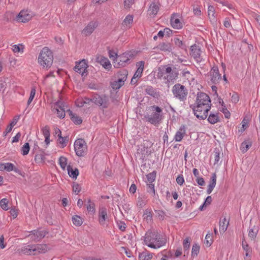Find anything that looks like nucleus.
I'll return each instance as SVG.
<instances>
[{"mask_svg":"<svg viewBox=\"0 0 260 260\" xmlns=\"http://www.w3.org/2000/svg\"><path fill=\"white\" fill-rule=\"evenodd\" d=\"M53 60L52 52L48 47H44L40 53L38 62L46 68L50 67Z\"/></svg>","mask_w":260,"mask_h":260,"instance_id":"4","label":"nucleus"},{"mask_svg":"<svg viewBox=\"0 0 260 260\" xmlns=\"http://www.w3.org/2000/svg\"><path fill=\"white\" fill-rule=\"evenodd\" d=\"M144 219L147 223H151L152 221V211L150 209H147L145 210L143 214Z\"/></svg>","mask_w":260,"mask_h":260,"instance_id":"29","label":"nucleus"},{"mask_svg":"<svg viewBox=\"0 0 260 260\" xmlns=\"http://www.w3.org/2000/svg\"><path fill=\"white\" fill-rule=\"evenodd\" d=\"M229 225V221L226 222V219L225 218H224L222 220H220L219 222V231L221 233H223L227 230L228 226Z\"/></svg>","mask_w":260,"mask_h":260,"instance_id":"31","label":"nucleus"},{"mask_svg":"<svg viewBox=\"0 0 260 260\" xmlns=\"http://www.w3.org/2000/svg\"><path fill=\"white\" fill-rule=\"evenodd\" d=\"M59 163L61 168L64 169L67 164V159L63 156H61L59 159Z\"/></svg>","mask_w":260,"mask_h":260,"instance_id":"44","label":"nucleus"},{"mask_svg":"<svg viewBox=\"0 0 260 260\" xmlns=\"http://www.w3.org/2000/svg\"><path fill=\"white\" fill-rule=\"evenodd\" d=\"M155 177H156V173H155V172H153L152 173H149L147 175V179L148 180V181L150 183H151L155 180Z\"/></svg>","mask_w":260,"mask_h":260,"instance_id":"46","label":"nucleus"},{"mask_svg":"<svg viewBox=\"0 0 260 260\" xmlns=\"http://www.w3.org/2000/svg\"><path fill=\"white\" fill-rule=\"evenodd\" d=\"M190 55L196 60L197 63H199L201 66L204 65L205 60L201 57V49L199 46L196 44L192 45L190 47Z\"/></svg>","mask_w":260,"mask_h":260,"instance_id":"9","label":"nucleus"},{"mask_svg":"<svg viewBox=\"0 0 260 260\" xmlns=\"http://www.w3.org/2000/svg\"><path fill=\"white\" fill-rule=\"evenodd\" d=\"M34 245H27L22 247L19 249V252L27 255H35L34 250Z\"/></svg>","mask_w":260,"mask_h":260,"instance_id":"24","label":"nucleus"},{"mask_svg":"<svg viewBox=\"0 0 260 260\" xmlns=\"http://www.w3.org/2000/svg\"><path fill=\"white\" fill-rule=\"evenodd\" d=\"M172 92L174 97L180 101L186 100L188 90L185 86L179 83L175 84L172 87Z\"/></svg>","mask_w":260,"mask_h":260,"instance_id":"5","label":"nucleus"},{"mask_svg":"<svg viewBox=\"0 0 260 260\" xmlns=\"http://www.w3.org/2000/svg\"><path fill=\"white\" fill-rule=\"evenodd\" d=\"M200 251V246L197 244H194L191 250V255L194 257L198 255Z\"/></svg>","mask_w":260,"mask_h":260,"instance_id":"42","label":"nucleus"},{"mask_svg":"<svg viewBox=\"0 0 260 260\" xmlns=\"http://www.w3.org/2000/svg\"><path fill=\"white\" fill-rule=\"evenodd\" d=\"M258 232V229L255 227V226H253V228L250 229L248 233V236L251 239H254V238L256 237Z\"/></svg>","mask_w":260,"mask_h":260,"instance_id":"38","label":"nucleus"},{"mask_svg":"<svg viewBox=\"0 0 260 260\" xmlns=\"http://www.w3.org/2000/svg\"><path fill=\"white\" fill-rule=\"evenodd\" d=\"M176 182L179 185H182L184 182L183 175H179L176 178Z\"/></svg>","mask_w":260,"mask_h":260,"instance_id":"62","label":"nucleus"},{"mask_svg":"<svg viewBox=\"0 0 260 260\" xmlns=\"http://www.w3.org/2000/svg\"><path fill=\"white\" fill-rule=\"evenodd\" d=\"M159 48L162 51H171L172 46L169 43H162L159 45Z\"/></svg>","mask_w":260,"mask_h":260,"instance_id":"35","label":"nucleus"},{"mask_svg":"<svg viewBox=\"0 0 260 260\" xmlns=\"http://www.w3.org/2000/svg\"><path fill=\"white\" fill-rule=\"evenodd\" d=\"M52 110L56 112L57 116L60 118H63L65 116V110L64 109V104L63 103L58 101L55 103L54 107Z\"/></svg>","mask_w":260,"mask_h":260,"instance_id":"12","label":"nucleus"},{"mask_svg":"<svg viewBox=\"0 0 260 260\" xmlns=\"http://www.w3.org/2000/svg\"><path fill=\"white\" fill-rule=\"evenodd\" d=\"M67 170L68 171V174L71 177L75 179L77 178V177L79 175V171L78 169L75 168V169H73L71 166H68L67 167Z\"/></svg>","mask_w":260,"mask_h":260,"instance_id":"30","label":"nucleus"},{"mask_svg":"<svg viewBox=\"0 0 260 260\" xmlns=\"http://www.w3.org/2000/svg\"><path fill=\"white\" fill-rule=\"evenodd\" d=\"M73 191L77 194L80 192V191H81V187L78 183L76 182H73Z\"/></svg>","mask_w":260,"mask_h":260,"instance_id":"52","label":"nucleus"},{"mask_svg":"<svg viewBox=\"0 0 260 260\" xmlns=\"http://www.w3.org/2000/svg\"><path fill=\"white\" fill-rule=\"evenodd\" d=\"M92 102L98 106H101L103 109L107 108L110 104L109 98L106 95H94L92 97Z\"/></svg>","mask_w":260,"mask_h":260,"instance_id":"7","label":"nucleus"},{"mask_svg":"<svg viewBox=\"0 0 260 260\" xmlns=\"http://www.w3.org/2000/svg\"><path fill=\"white\" fill-rule=\"evenodd\" d=\"M31 18V15L27 11L22 10L16 17V20L18 22H26Z\"/></svg>","mask_w":260,"mask_h":260,"instance_id":"13","label":"nucleus"},{"mask_svg":"<svg viewBox=\"0 0 260 260\" xmlns=\"http://www.w3.org/2000/svg\"><path fill=\"white\" fill-rule=\"evenodd\" d=\"M111 87L114 89H118L121 86L120 84L117 82V81H114L112 83H111Z\"/></svg>","mask_w":260,"mask_h":260,"instance_id":"63","label":"nucleus"},{"mask_svg":"<svg viewBox=\"0 0 260 260\" xmlns=\"http://www.w3.org/2000/svg\"><path fill=\"white\" fill-rule=\"evenodd\" d=\"M72 221L76 226H80L83 223L82 218L78 215H74L72 217Z\"/></svg>","mask_w":260,"mask_h":260,"instance_id":"36","label":"nucleus"},{"mask_svg":"<svg viewBox=\"0 0 260 260\" xmlns=\"http://www.w3.org/2000/svg\"><path fill=\"white\" fill-rule=\"evenodd\" d=\"M133 21V15H128L126 16L124 20L123 21L122 24L123 25L127 26L130 24L132 23Z\"/></svg>","mask_w":260,"mask_h":260,"instance_id":"41","label":"nucleus"},{"mask_svg":"<svg viewBox=\"0 0 260 260\" xmlns=\"http://www.w3.org/2000/svg\"><path fill=\"white\" fill-rule=\"evenodd\" d=\"M74 148L76 154L79 156H82L85 153L86 145L85 141L82 139H79L74 143Z\"/></svg>","mask_w":260,"mask_h":260,"instance_id":"8","label":"nucleus"},{"mask_svg":"<svg viewBox=\"0 0 260 260\" xmlns=\"http://www.w3.org/2000/svg\"><path fill=\"white\" fill-rule=\"evenodd\" d=\"M174 43L176 46H178L183 49H186V45L183 43L182 41L178 38H174Z\"/></svg>","mask_w":260,"mask_h":260,"instance_id":"39","label":"nucleus"},{"mask_svg":"<svg viewBox=\"0 0 260 260\" xmlns=\"http://www.w3.org/2000/svg\"><path fill=\"white\" fill-rule=\"evenodd\" d=\"M208 122L212 124H214L219 121V117L218 113H212L211 112L208 118Z\"/></svg>","mask_w":260,"mask_h":260,"instance_id":"27","label":"nucleus"},{"mask_svg":"<svg viewBox=\"0 0 260 260\" xmlns=\"http://www.w3.org/2000/svg\"><path fill=\"white\" fill-rule=\"evenodd\" d=\"M148 192H152L153 193V196L155 195V189H154V185L153 184H148Z\"/></svg>","mask_w":260,"mask_h":260,"instance_id":"60","label":"nucleus"},{"mask_svg":"<svg viewBox=\"0 0 260 260\" xmlns=\"http://www.w3.org/2000/svg\"><path fill=\"white\" fill-rule=\"evenodd\" d=\"M57 131L58 132L59 134L58 135V141L59 143L61 145V148H64L67 146V143L69 141L68 137H62L61 136V132L59 129H57Z\"/></svg>","mask_w":260,"mask_h":260,"instance_id":"25","label":"nucleus"},{"mask_svg":"<svg viewBox=\"0 0 260 260\" xmlns=\"http://www.w3.org/2000/svg\"><path fill=\"white\" fill-rule=\"evenodd\" d=\"M109 57L112 59L114 62L115 61H117V59L118 58V56L117 55V54L115 53L113 50H109Z\"/></svg>","mask_w":260,"mask_h":260,"instance_id":"54","label":"nucleus"},{"mask_svg":"<svg viewBox=\"0 0 260 260\" xmlns=\"http://www.w3.org/2000/svg\"><path fill=\"white\" fill-rule=\"evenodd\" d=\"M182 77L186 78L187 79H189L190 78L191 74L190 72L186 69H184L182 71Z\"/></svg>","mask_w":260,"mask_h":260,"instance_id":"59","label":"nucleus"},{"mask_svg":"<svg viewBox=\"0 0 260 260\" xmlns=\"http://www.w3.org/2000/svg\"><path fill=\"white\" fill-rule=\"evenodd\" d=\"M134 57V54L132 52H125L119 55L117 61L118 62L117 68L125 67L129 64L131 59Z\"/></svg>","mask_w":260,"mask_h":260,"instance_id":"6","label":"nucleus"},{"mask_svg":"<svg viewBox=\"0 0 260 260\" xmlns=\"http://www.w3.org/2000/svg\"><path fill=\"white\" fill-rule=\"evenodd\" d=\"M159 10V6L155 2H152L148 9V12L150 16H155Z\"/></svg>","mask_w":260,"mask_h":260,"instance_id":"23","label":"nucleus"},{"mask_svg":"<svg viewBox=\"0 0 260 260\" xmlns=\"http://www.w3.org/2000/svg\"><path fill=\"white\" fill-rule=\"evenodd\" d=\"M42 132L44 137L50 136V129L48 125H46L42 128Z\"/></svg>","mask_w":260,"mask_h":260,"instance_id":"55","label":"nucleus"},{"mask_svg":"<svg viewBox=\"0 0 260 260\" xmlns=\"http://www.w3.org/2000/svg\"><path fill=\"white\" fill-rule=\"evenodd\" d=\"M87 68L88 65L85 59H83L76 63V66L74 67V70L76 72L81 74L82 76H84L85 74H86L85 75H87Z\"/></svg>","mask_w":260,"mask_h":260,"instance_id":"11","label":"nucleus"},{"mask_svg":"<svg viewBox=\"0 0 260 260\" xmlns=\"http://www.w3.org/2000/svg\"><path fill=\"white\" fill-rule=\"evenodd\" d=\"M148 110L150 113H147L144 116L147 121L154 125H158L163 118L162 109L157 106L153 105L149 107Z\"/></svg>","mask_w":260,"mask_h":260,"instance_id":"3","label":"nucleus"},{"mask_svg":"<svg viewBox=\"0 0 260 260\" xmlns=\"http://www.w3.org/2000/svg\"><path fill=\"white\" fill-rule=\"evenodd\" d=\"M4 170H6L8 172L14 171L15 172L18 173L20 175H22V172L16 168L12 163L11 162H6L4 163Z\"/></svg>","mask_w":260,"mask_h":260,"instance_id":"19","label":"nucleus"},{"mask_svg":"<svg viewBox=\"0 0 260 260\" xmlns=\"http://www.w3.org/2000/svg\"><path fill=\"white\" fill-rule=\"evenodd\" d=\"M215 9L212 6H209L208 8V13L209 19L213 23L216 22V19L215 16Z\"/></svg>","mask_w":260,"mask_h":260,"instance_id":"28","label":"nucleus"},{"mask_svg":"<svg viewBox=\"0 0 260 260\" xmlns=\"http://www.w3.org/2000/svg\"><path fill=\"white\" fill-rule=\"evenodd\" d=\"M185 134V127L184 125H182L179 128V129L176 132L174 139L176 142H180L183 139L184 135Z\"/></svg>","mask_w":260,"mask_h":260,"instance_id":"21","label":"nucleus"},{"mask_svg":"<svg viewBox=\"0 0 260 260\" xmlns=\"http://www.w3.org/2000/svg\"><path fill=\"white\" fill-rule=\"evenodd\" d=\"M183 248L184 250V252H186V253L188 254L189 248L190 247V240L188 237L185 239L183 241Z\"/></svg>","mask_w":260,"mask_h":260,"instance_id":"40","label":"nucleus"},{"mask_svg":"<svg viewBox=\"0 0 260 260\" xmlns=\"http://www.w3.org/2000/svg\"><path fill=\"white\" fill-rule=\"evenodd\" d=\"M44 158V155L43 154H38L35 156V160L37 162H42Z\"/></svg>","mask_w":260,"mask_h":260,"instance_id":"57","label":"nucleus"},{"mask_svg":"<svg viewBox=\"0 0 260 260\" xmlns=\"http://www.w3.org/2000/svg\"><path fill=\"white\" fill-rule=\"evenodd\" d=\"M117 225L119 229L121 231H124L125 230L126 226L125 224L122 221H119L117 222Z\"/></svg>","mask_w":260,"mask_h":260,"instance_id":"64","label":"nucleus"},{"mask_svg":"<svg viewBox=\"0 0 260 260\" xmlns=\"http://www.w3.org/2000/svg\"><path fill=\"white\" fill-rule=\"evenodd\" d=\"M23 46L21 44L19 45H14L13 46L12 50L15 53L22 52L23 50Z\"/></svg>","mask_w":260,"mask_h":260,"instance_id":"49","label":"nucleus"},{"mask_svg":"<svg viewBox=\"0 0 260 260\" xmlns=\"http://www.w3.org/2000/svg\"><path fill=\"white\" fill-rule=\"evenodd\" d=\"M152 257V255L151 254H149L146 255L145 253H142L139 255L140 260H150Z\"/></svg>","mask_w":260,"mask_h":260,"instance_id":"51","label":"nucleus"},{"mask_svg":"<svg viewBox=\"0 0 260 260\" xmlns=\"http://www.w3.org/2000/svg\"><path fill=\"white\" fill-rule=\"evenodd\" d=\"M155 213L157 214V218L161 220L165 219L166 214L164 211L160 210H155Z\"/></svg>","mask_w":260,"mask_h":260,"instance_id":"47","label":"nucleus"},{"mask_svg":"<svg viewBox=\"0 0 260 260\" xmlns=\"http://www.w3.org/2000/svg\"><path fill=\"white\" fill-rule=\"evenodd\" d=\"M171 24L172 26L175 29H179L183 26L182 23L178 18L175 17V14L171 18Z\"/></svg>","mask_w":260,"mask_h":260,"instance_id":"22","label":"nucleus"},{"mask_svg":"<svg viewBox=\"0 0 260 260\" xmlns=\"http://www.w3.org/2000/svg\"><path fill=\"white\" fill-rule=\"evenodd\" d=\"M211 105L209 95L204 92H201L197 94L195 103L191 105L190 107L192 109L194 115L198 118L204 120L207 117Z\"/></svg>","mask_w":260,"mask_h":260,"instance_id":"1","label":"nucleus"},{"mask_svg":"<svg viewBox=\"0 0 260 260\" xmlns=\"http://www.w3.org/2000/svg\"><path fill=\"white\" fill-rule=\"evenodd\" d=\"M127 75V71L126 70H123L118 72L117 77L118 78H120L122 80H123L125 82L126 80Z\"/></svg>","mask_w":260,"mask_h":260,"instance_id":"37","label":"nucleus"},{"mask_svg":"<svg viewBox=\"0 0 260 260\" xmlns=\"http://www.w3.org/2000/svg\"><path fill=\"white\" fill-rule=\"evenodd\" d=\"M242 247L243 250L245 251V256L246 257H250V253H251V249L249 246L248 244L246 242H242Z\"/></svg>","mask_w":260,"mask_h":260,"instance_id":"34","label":"nucleus"},{"mask_svg":"<svg viewBox=\"0 0 260 260\" xmlns=\"http://www.w3.org/2000/svg\"><path fill=\"white\" fill-rule=\"evenodd\" d=\"M145 244L148 247L157 249L166 243V240L155 231H148L144 237Z\"/></svg>","mask_w":260,"mask_h":260,"instance_id":"2","label":"nucleus"},{"mask_svg":"<svg viewBox=\"0 0 260 260\" xmlns=\"http://www.w3.org/2000/svg\"><path fill=\"white\" fill-rule=\"evenodd\" d=\"M146 203V201L145 199H143L141 197H139L138 198V201L137 203V205L140 208H143Z\"/></svg>","mask_w":260,"mask_h":260,"instance_id":"43","label":"nucleus"},{"mask_svg":"<svg viewBox=\"0 0 260 260\" xmlns=\"http://www.w3.org/2000/svg\"><path fill=\"white\" fill-rule=\"evenodd\" d=\"M210 81L213 84H216L221 79V74H219L217 67H214L210 72Z\"/></svg>","mask_w":260,"mask_h":260,"instance_id":"10","label":"nucleus"},{"mask_svg":"<svg viewBox=\"0 0 260 260\" xmlns=\"http://www.w3.org/2000/svg\"><path fill=\"white\" fill-rule=\"evenodd\" d=\"M47 232L45 231H36L34 230L31 232V234L29 235L30 239L35 241H39L43 238L46 235Z\"/></svg>","mask_w":260,"mask_h":260,"instance_id":"14","label":"nucleus"},{"mask_svg":"<svg viewBox=\"0 0 260 260\" xmlns=\"http://www.w3.org/2000/svg\"><path fill=\"white\" fill-rule=\"evenodd\" d=\"M94 204L91 202L90 199L88 200V205L87 207V210L88 212H94L95 211Z\"/></svg>","mask_w":260,"mask_h":260,"instance_id":"53","label":"nucleus"},{"mask_svg":"<svg viewBox=\"0 0 260 260\" xmlns=\"http://www.w3.org/2000/svg\"><path fill=\"white\" fill-rule=\"evenodd\" d=\"M145 92L147 94L152 96L154 98L158 99L160 96V92L152 86L147 85L145 88Z\"/></svg>","mask_w":260,"mask_h":260,"instance_id":"16","label":"nucleus"},{"mask_svg":"<svg viewBox=\"0 0 260 260\" xmlns=\"http://www.w3.org/2000/svg\"><path fill=\"white\" fill-rule=\"evenodd\" d=\"M252 142L250 141H245L241 144L240 149L243 152H246L250 147L251 146Z\"/></svg>","mask_w":260,"mask_h":260,"instance_id":"32","label":"nucleus"},{"mask_svg":"<svg viewBox=\"0 0 260 260\" xmlns=\"http://www.w3.org/2000/svg\"><path fill=\"white\" fill-rule=\"evenodd\" d=\"M99 222L101 224H104L106 220L108 218L107 210L105 207L100 208L99 210Z\"/></svg>","mask_w":260,"mask_h":260,"instance_id":"17","label":"nucleus"},{"mask_svg":"<svg viewBox=\"0 0 260 260\" xmlns=\"http://www.w3.org/2000/svg\"><path fill=\"white\" fill-rule=\"evenodd\" d=\"M239 101V98L237 93H234L231 97V101L234 103H237Z\"/></svg>","mask_w":260,"mask_h":260,"instance_id":"61","label":"nucleus"},{"mask_svg":"<svg viewBox=\"0 0 260 260\" xmlns=\"http://www.w3.org/2000/svg\"><path fill=\"white\" fill-rule=\"evenodd\" d=\"M98 23L96 22H90L83 29L82 33L87 36L92 33L94 30L97 27Z\"/></svg>","mask_w":260,"mask_h":260,"instance_id":"15","label":"nucleus"},{"mask_svg":"<svg viewBox=\"0 0 260 260\" xmlns=\"http://www.w3.org/2000/svg\"><path fill=\"white\" fill-rule=\"evenodd\" d=\"M34 254L44 253L47 251V246L45 244L34 245Z\"/></svg>","mask_w":260,"mask_h":260,"instance_id":"20","label":"nucleus"},{"mask_svg":"<svg viewBox=\"0 0 260 260\" xmlns=\"http://www.w3.org/2000/svg\"><path fill=\"white\" fill-rule=\"evenodd\" d=\"M67 112L69 113V115L70 116L71 119L76 124H80L82 123V120L81 118L74 114L71 110H67Z\"/></svg>","mask_w":260,"mask_h":260,"instance_id":"26","label":"nucleus"},{"mask_svg":"<svg viewBox=\"0 0 260 260\" xmlns=\"http://www.w3.org/2000/svg\"><path fill=\"white\" fill-rule=\"evenodd\" d=\"M8 201L6 199H3L0 201V205L2 208L5 210H8Z\"/></svg>","mask_w":260,"mask_h":260,"instance_id":"50","label":"nucleus"},{"mask_svg":"<svg viewBox=\"0 0 260 260\" xmlns=\"http://www.w3.org/2000/svg\"><path fill=\"white\" fill-rule=\"evenodd\" d=\"M96 61L99 62L105 69H110L111 64L108 59L104 56H99L96 58Z\"/></svg>","mask_w":260,"mask_h":260,"instance_id":"18","label":"nucleus"},{"mask_svg":"<svg viewBox=\"0 0 260 260\" xmlns=\"http://www.w3.org/2000/svg\"><path fill=\"white\" fill-rule=\"evenodd\" d=\"M210 179L211 180L209 185L215 187L216 183V175L215 173L212 174Z\"/></svg>","mask_w":260,"mask_h":260,"instance_id":"56","label":"nucleus"},{"mask_svg":"<svg viewBox=\"0 0 260 260\" xmlns=\"http://www.w3.org/2000/svg\"><path fill=\"white\" fill-rule=\"evenodd\" d=\"M134 0H124V5L126 9L129 8L131 6L134 4Z\"/></svg>","mask_w":260,"mask_h":260,"instance_id":"58","label":"nucleus"},{"mask_svg":"<svg viewBox=\"0 0 260 260\" xmlns=\"http://www.w3.org/2000/svg\"><path fill=\"white\" fill-rule=\"evenodd\" d=\"M213 242L212 235L210 234H207L205 237V242L207 246H210Z\"/></svg>","mask_w":260,"mask_h":260,"instance_id":"48","label":"nucleus"},{"mask_svg":"<svg viewBox=\"0 0 260 260\" xmlns=\"http://www.w3.org/2000/svg\"><path fill=\"white\" fill-rule=\"evenodd\" d=\"M30 147L28 143H25L22 147V154L23 155H27L29 151Z\"/></svg>","mask_w":260,"mask_h":260,"instance_id":"45","label":"nucleus"},{"mask_svg":"<svg viewBox=\"0 0 260 260\" xmlns=\"http://www.w3.org/2000/svg\"><path fill=\"white\" fill-rule=\"evenodd\" d=\"M178 74L176 70H172V72L169 73L167 76H165L164 78L166 79L168 82H170L176 79L178 76Z\"/></svg>","mask_w":260,"mask_h":260,"instance_id":"33","label":"nucleus"}]
</instances>
